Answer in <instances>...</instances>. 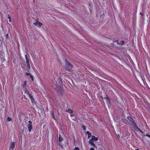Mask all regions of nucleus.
Returning <instances> with one entry per match:
<instances>
[{"label": "nucleus", "mask_w": 150, "mask_h": 150, "mask_svg": "<svg viewBox=\"0 0 150 150\" xmlns=\"http://www.w3.org/2000/svg\"><path fill=\"white\" fill-rule=\"evenodd\" d=\"M127 119L128 120V122L129 124L132 126L133 128L135 130H139V128L138 127L135 122L134 120L131 116H128Z\"/></svg>", "instance_id": "f257e3e1"}, {"label": "nucleus", "mask_w": 150, "mask_h": 150, "mask_svg": "<svg viewBox=\"0 0 150 150\" xmlns=\"http://www.w3.org/2000/svg\"><path fill=\"white\" fill-rule=\"evenodd\" d=\"M65 69L68 71H70L73 67V65H71L67 59H65Z\"/></svg>", "instance_id": "f03ea898"}, {"label": "nucleus", "mask_w": 150, "mask_h": 150, "mask_svg": "<svg viewBox=\"0 0 150 150\" xmlns=\"http://www.w3.org/2000/svg\"><path fill=\"white\" fill-rule=\"evenodd\" d=\"M57 84H55V86L58 87H60L63 85V83L62 82V79L60 78H58L57 80V81L56 82Z\"/></svg>", "instance_id": "7ed1b4c3"}, {"label": "nucleus", "mask_w": 150, "mask_h": 150, "mask_svg": "<svg viewBox=\"0 0 150 150\" xmlns=\"http://www.w3.org/2000/svg\"><path fill=\"white\" fill-rule=\"evenodd\" d=\"M33 25L34 26H37L38 27H40L42 25V24L40 22H39L38 19H37L36 22L33 23Z\"/></svg>", "instance_id": "20e7f679"}, {"label": "nucleus", "mask_w": 150, "mask_h": 150, "mask_svg": "<svg viewBox=\"0 0 150 150\" xmlns=\"http://www.w3.org/2000/svg\"><path fill=\"white\" fill-rule=\"evenodd\" d=\"M28 122L29 123L27 125V126L28 127L29 132H30L31 131V129L33 128V127L32 126V122L31 121H28Z\"/></svg>", "instance_id": "39448f33"}, {"label": "nucleus", "mask_w": 150, "mask_h": 150, "mask_svg": "<svg viewBox=\"0 0 150 150\" xmlns=\"http://www.w3.org/2000/svg\"><path fill=\"white\" fill-rule=\"evenodd\" d=\"M104 99H107V104L108 105H111V102L109 98L108 97L107 95H106V97L104 98Z\"/></svg>", "instance_id": "423d86ee"}, {"label": "nucleus", "mask_w": 150, "mask_h": 150, "mask_svg": "<svg viewBox=\"0 0 150 150\" xmlns=\"http://www.w3.org/2000/svg\"><path fill=\"white\" fill-rule=\"evenodd\" d=\"M15 144L16 143L15 142H11L10 145V149L13 150L15 147Z\"/></svg>", "instance_id": "0eeeda50"}, {"label": "nucleus", "mask_w": 150, "mask_h": 150, "mask_svg": "<svg viewBox=\"0 0 150 150\" xmlns=\"http://www.w3.org/2000/svg\"><path fill=\"white\" fill-rule=\"evenodd\" d=\"M26 54H27L25 55V57L26 59V63H29V60L27 56V55L28 54V53H27Z\"/></svg>", "instance_id": "6e6552de"}, {"label": "nucleus", "mask_w": 150, "mask_h": 150, "mask_svg": "<svg viewBox=\"0 0 150 150\" xmlns=\"http://www.w3.org/2000/svg\"><path fill=\"white\" fill-rule=\"evenodd\" d=\"M92 139H93V140L95 141H97L98 139V137H96L94 135H92L91 136Z\"/></svg>", "instance_id": "1a4fd4ad"}, {"label": "nucleus", "mask_w": 150, "mask_h": 150, "mask_svg": "<svg viewBox=\"0 0 150 150\" xmlns=\"http://www.w3.org/2000/svg\"><path fill=\"white\" fill-rule=\"evenodd\" d=\"M51 115L53 118L54 120H55V117L54 112L53 110H52L51 112Z\"/></svg>", "instance_id": "9d476101"}, {"label": "nucleus", "mask_w": 150, "mask_h": 150, "mask_svg": "<svg viewBox=\"0 0 150 150\" xmlns=\"http://www.w3.org/2000/svg\"><path fill=\"white\" fill-rule=\"evenodd\" d=\"M86 133L87 134H88V139H89V138L91 137V133L89 131H87L86 132Z\"/></svg>", "instance_id": "9b49d317"}, {"label": "nucleus", "mask_w": 150, "mask_h": 150, "mask_svg": "<svg viewBox=\"0 0 150 150\" xmlns=\"http://www.w3.org/2000/svg\"><path fill=\"white\" fill-rule=\"evenodd\" d=\"M66 112H68L70 113H73V111L70 109H69L68 110H66Z\"/></svg>", "instance_id": "f8f14e48"}, {"label": "nucleus", "mask_w": 150, "mask_h": 150, "mask_svg": "<svg viewBox=\"0 0 150 150\" xmlns=\"http://www.w3.org/2000/svg\"><path fill=\"white\" fill-rule=\"evenodd\" d=\"M124 44V42L123 41H120V43H119L118 42H117V44L118 45H123Z\"/></svg>", "instance_id": "ddd939ff"}, {"label": "nucleus", "mask_w": 150, "mask_h": 150, "mask_svg": "<svg viewBox=\"0 0 150 150\" xmlns=\"http://www.w3.org/2000/svg\"><path fill=\"white\" fill-rule=\"evenodd\" d=\"M31 93H32V92H30L29 91L27 93H26L27 94V95H28L30 98L33 96L32 95Z\"/></svg>", "instance_id": "4468645a"}, {"label": "nucleus", "mask_w": 150, "mask_h": 150, "mask_svg": "<svg viewBox=\"0 0 150 150\" xmlns=\"http://www.w3.org/2000/svg\"><path fill=\"white\" fill-rule=\"evenodd\" d=\"M26 81H24V84L22 85V87L23 88H26Z\"/></svg>", "instance_id": "2eb2a0df"}, {"label": "nucleus", "mask_w": 150, "mask_h": 150, "mask_svg": "<svg viewBox=\"0 0 150 150\" xmlns=\"http://www.w3.org/2000/svg\"><path fill=\"white\" fill-rule=\"evenodd\" d=\"M93 140L92 139H90L88 142L89 144H91L93 143Z\"/></svg>", "instance_id": "dca6fc26"}, {"label": "nucleus", "mask_w": 150, "mask_h": 150, "mask_svg": "<svg viewBox=\"0 0 150 150\" xmlns=\"http://www.w3.org/2000/svg\"><path fill=\"white\" fill-rule=\"evenodd\" d=\"M30 98V99H31V101L33 103L34 102H35V101L34 100V99L33 98V96H32V97H31Z\"/></svg>", "instance_id": "f3484780"}, {"label": "nucleus", "mask_w": 150, "mask_h": 150, "mask_svg": "<svg viewBox=\"0 0 150 150\" xmlns=\"http://www.w3.org/2000/svg\"><path fill=\"white\" fill-rule=\"evenodd\" d=\"M7 17L9 19V21L10 22H11V18L9 15H8Z\"/></svg>", "instance_id": "a211bd4d"}, {"label": "nucleus", "mask_w": 150, "mask_h": 150, "mask_svg": "<svg viewBox=\"0 0 150 150\" xmlns=\"http://www.w3.org/2000/svg\"><path fill=\"white\" fill-rule=\"evenodd\" d=\"M63 138L62 137L60 136V135H59V141L60 142L62 141L63 140Z\"/></svg>", "instance_id": "6ab92c4d"}, {"label": "nucleus", "mask_w": 150, "mask_h": 150, "mask_svg": "<svg viewBox=\"0 0 150 150\" xmlns=\"http://www.w3.org/2000/svg\"><path fill=\"white\" fill-rule=\"evenodd\" d=\"M23 90L25 91V93H27L29 91H28L27 88H23Z\"/></svg>", "instance_id": "aec40b11"}, {"label": "nucleus", "mask_w": 150, "mask_h": 150, "mask_svg": "<svg viewBox=\"0 0 150 150\" xmlns=\"http://www.w3.org/2000/svg\"><path fill=\"white\" fill-rule=\"evenodd\" d=\"M27 66L28 68V69L30 70V63H27Z\"/></svg>", "instance_id": "412c9836"}, {"label": "nucleus", "mask_w": 150, "mask_h": 150, "mask_svg": "<svg viewBox=\"0 0 150 150\" xmlns=\"http://www.w3.org/2000/svg\"><path fill=\"white\" fill-rule=\"evenodd\" d=\"M7 120L8 121H10L12 120V119L10 117H7Z\"/></svg>", "instance_id": "4be33fe9"}, {"label": "nucleus", "mask_w": 150, "mask_h": 150, "mask_svg": "<svg viewBox=\"0 0 150 150\" xmlns=\"http://www.w3.org/2000/svg\"><path fill=\"white\" fill-rule=\"evenodd\" d=\"M91 144L92 146H93V147H94V148L96 147V146L94 143H92V144Z\"/></svg>", "instance_id": "5701e85b"}, {"label": "nucleus", "mask_w": 150, "mask_h": 150, "mask_svg": "<svg viewBox=\"0 0 150 150\" xmlns=\"http://www.w3.org/2000/svg\"><path fill=\"white\" fill-rule=\"evenodd\" d=\"M6 39H9V36L8 34H6Z\"/></svg>", "instance_id": "b1692460"}, {"label": "nucleus", "mask_w": 150, "mask_h": 150, "mask_svg": "<svg viewBox=\"0 0 150 150\" xmlns=\"http://www.w3.org/2000/svg\"><path fill=\"white\" fill-rule=\"evenodd\" d=\"M82 127L83 128V129L84 130H85L86 129V127L84 125H83L82 126Z\"/></svg>", "instance_id": "393cba45"}, {"label": "nucleus", "mask_w": 150, "mask_h": 150, "mask_svg": "<svg viewBox=\"0 0 150 150\" xmlns=\"http://www.w3.org/2000/svg\"><path fill=\"white\" fill-rule=\"evenodd\" d=\"M30 77L32 79V80L33 81V77L32 75L31 74L30 75Z\"/></svg>", "instance_id": "a878e982"}, {"label": "nucleus", "mask_w": 150, "mask_h": 150, "mask_svg": "<svg viewBox=\"0 0 150 150\" xmlns=\"http://www.w3.org/2000/svg\"><path fill=\"white\" fill-rule=\"evenodd\" d=\"M74 150H79V148L77 147L75 148Z\"/></svg>", "instance_id": "bb28decb"}, {"label": "nucleus", "mask_w": 150, "mask_h": 150, "mask_svg": "<svg viewBox=\"0 0 150 150\" xmlns=\"http://www.w3.org/2000/svg\"><path fill=\"white\" fill-rule=\"evenodd\" d=\"M31 75V74L29 73H26V75L27 76L29 75Z\"/></svg>", "instance_id": "cd10ccee"}, {"label": "nucleus", "mask_w": 150, "mask_h": 150, "mask_svg": "<svg viewBox=\"0 0 150 150\" xmlns=\"http://www.w3.org/2000/svg\"><path fill=\"white\" fill-rule=\"evenodd\" d=\"M144 135V136H147V137H149V138H150V135H149V134H146V135Z\"/></svg>", "instance_id": "c85d7f7f"}, {"label": "nucleus", "mask_w": 150, "mask_h": 150, "mask_svg": "<svg viewBox=\"0 0 150 150\" xmlns=\"http://www.w3.org/2000/svg\"><path fill=\"white\" fill-rule=\"evenodd\" d=\"M90 150H94V149L93 148H91L90 149Z\"/></svg>", "instance_id": "c756f323"}, {"label": "nucleus", "mask_w": 150, "mask_h": 150, "mask_svg": "<svg viewBox=\"0 0 150 150\" xmlns=\"http://www.w3.org/2000/svg\"><path fill=\"white\" fill-rule=\"evenodd\" d=\"M138 130L141 133H143V132L142 131H141L139 129V130Z\"/></svg>", "instance_id": "7c9ffc66"}, {"label": "nucleus", "mask_w": 150, "mask_h": 150, "mask_svg": "<svg viewBox=\"0 0 150 150\" xmlns=\"http://www.w3.org/2000/svg\"><path fill=\"white\" fill-rule=\"evenodd\" d=\"M140 14L141 15V16H143V14L142 13H140Z\"/></svg>", "instance_id": "2f4dec72"}, {"label": "nucleus", "mask_w": 150, "mask_h": 150, "mask_svg": "<svg viewBox=\"0 0 150 150\" xmlns=\"http://www.w3.org/2000/svg\"><path fill=\"white\" fill-rule=\"evenodd\" d=\"M117 42V40H115V41H113V42Z\"/></svg>", "instance_id": "473e14b6"}, {"label": "nucleus", "mask_w": 150, "mask_h": 150, "mask_svg": "<svg viewBox=\"0 0 150 150\" xmlns=\"http://www.w3.org/2000/svg\"><path fill=\"white\" fill-rule=\"evenodd\" d=\"M74 116L73 115H71V116Z\"/></svg>", "instance_id": "72a5a7b5"}, {"label": "nucleus", "mask_w": 150, "mask_h": 150, "mask_svg": "<svg viewBox=\"0 0 150 150\" xmlns=\"http://www.w3.org/2000/svg\"><path fill=\"white\" fill-rule=\"evenodd\" d=\"M135 150H139L138 149H135Z\"/></svg>", "instance_id": "f704fd0d"}, {"label": "nucleus", "mask_w": 150, "mask_h": 150, "mask_svg": "<svg viewBox=\"0 0 150 150\" xmlns=\"http://www.w3.org/2000/svg\"><path fill=\"white\" fill-rule=\"evenodd\" d=\"M149 21L150 22V20H149Z\"/></svg>", "instance_id": "c9c22d12"}, {"label": "nucleus", "mask_w": 150, "mask_h": 150, "mask_svg": "<svg viewBox=\"0 0 150 150\" xmlns=\"http://www.w3.org/2000/svg\"><path fill=\"white\" fill-rule=\"evenodd\" d=\"M34 1L35 0H33Z\"/></svg>", "instance_id": "e433bc0d"}]
</instances>
